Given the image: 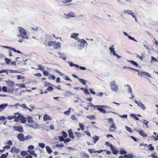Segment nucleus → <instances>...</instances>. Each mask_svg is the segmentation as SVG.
I'll use <instances>...</instances> for the list:
<instances>
[{
  "label": "nucleus",
  "mask_w": 158,
  "mask_h": 158,
  "mask_svg": "<svg viewBox=\"0 0 158 158\" xmlns=\"http://www.w3.org/2000/svg\"><path fill=\"white\" fill-rule=\"evenodd\" d=\"M18 30L20 34L18 35V36L19 37L21 36L23 39H28L29 37L27 34L26 30L24 28L22 27H18Z\"/></svg>",
  "instance_id": "obj_1"
},
{
  "label": "nucleus",
  "mask_w": 158,
  "mask_h": 158,
  "mask_svg": "<svg viewBox=\"0 0 158 158\" xmlns=\"http://www.w3.org/2000/svg\"><path fill=\"white\" fill-rule=\"evenodd\" d=\"M110 86L111 90L116 92L118 89V85H117L115 81L114 80L112 81L110 83Z\"/></svg>",
  "instance_id": "obj_2"
},
{
  "label": "nucleus",
  "mask_w": 158,
  "mask_h": 158,
  "mask_svg": "<svg viewBox=\"0 0 158 158\" xmlns=\"http://www.w3.org/2000/svg\"><path fill=\"white\" fill-rule=\"evenodd\" d=\"M77 41L79 43L78 45V49L79 50H81L84 48L85 43L87 44L86 41L84 39H79Z\"/></svg>",
  "instance_id": "obj_3"
},
{
  "label": "nucleus",
  "mask_w": 158,
  "mask_h": 158,
  "mask_svg": "<svg viewBox=\"0 0 158 158\" xmlns=\"http://www.w3.org/2000/svg\"><path fill=\"white\" fill-rule=\"evenodd\" d=\"M108 121L109 123H112L111 126L110 127V131L114 132L116 129V127H115V125L113 121V119L111 118H108Z\"/></svg>",
  "instance_id": "obj_4"
},
{
  "label": "nucleus",
  "mask_w": 158,
  "mask_h": 158,
  "mask_svg": "<svg viewBox=\"0 0 158 158\" xmlns=\"http://www.w3.org/2000/svg\"><path fill=\"white\" fill-rule=\"evenodd\" d=\"M135 102L138 106L143 110H144L146 109V107L140 101H138L135 100Z\"/></svg>",
  "instance_id": "obj_5"
},
{
  "label": "nucleus",
  "mask_w": 158,
  "mask_h": 158,
  "mask_svg": "<svg viewBox=\"0 0 158 158\" xmlns=\"http://www.w3.org/2000/svg\"><path fill=\"white\" fill-rule=\"evenodd\" d=\"M138 74L141 76L142 77H143L144 76L143 75H144L146 76L149 77H152L151 76L149 73L143 71L138 72Z\"/></svg>",
  "instance_id": "obj_6"
},
{
  "label": "nucleus",
  "mask_w": 158,
  "mask_h": 158,
  "mask_svg": "<svg viewBox=\"0 0 158 158\" xmlns=\"http://www.w3.org/2000/svg\"><path fill=\"white\" fill-rule=\"evenodd\" d=\"M123 12L124 14H128L129 15H131L133 18H135V16L134 15V13L132 10H124L123 11Z\"/></svg>",
  "instance_id": "obj_7"
},
{
  "label": "nucleus",
  "mask_w": 158,
  "mask_h": 158,
  "mask_svg": "<svg viewBox=\"0 0 158 158\" xmlns=\"http://www.w3.org/2000/svg\"><path fill=\"white\" fill-rule=\"evenodd\" d=\"M103 107L101 106V105H96L95 108L100 112L104 114L106 113V110L103 109Z\"/></svg>",
  "instance_id": "obj_8"
},
{
  "label": "nucleus",
  "mask_w": 158,
  "mask_h": 158,
  "mask_svg": "<svg viewBox=\"0 0 158 158\" xmlns=\"http://www.w3.org/2000/svg\"><path fill=\"white\" fill-rule=\"evenodd\" d=\"M64 15L65 16H66V17H65V18L67 19L75 17V14L73 12H72L68 13L67 14H64Z\"/></svg>",
  "instance_id": "obj_9"
},
{
  "label": "nucleus",
  "mask_w": 158,
  "mask_h": 158,
  "mask_svg": "<svg viewBox=\"0 0 158 158\" xmlns=\"http://www.w3.org/2000/svg\"><path fill=\"white\" fill-rule=\"evenodd\" d=\"M13 128L15 131L21 132H23V128L22 126H14Z\"/></svg>",
  "instance_id": "obj_10"
},
{
  "label": "nucleus",
  "mask_w": 158,
  "mask_h": 158,
  "mask_svg": "<svg viewBox=\"0 0 158 158\" xmlns=\"http://www.w3.org/2000/svg\"><path fill=\"white\" fill-rule=\"evenodd\" d=\"M64 96L66 97H69L70 95H75V94H73L69 91H66L64 93Z\"/></svg>",
  "instance_id": "obj_11"
},
{
  "label": "nucleus",
  "mask_w": 158,
  "mask_h": 158,
  "mask_svg": "<svg viewBox=\"0 0 158 158\" xmlns=\"http://www.w3.org/2000/svg\"><path fill=\"white\" fill-rule=\"evenodd\" d=\"M78 34L75 33H73L71 34L70 37L72 38L73 39L75 40H78L79 38L78 37Z\"/></svg>",
  "instance_id": "obj_12"
},
{
  "label": "nucleus",
  "mask_w": 158,
  "mask_h": 158,
  "mask_svg": "<svg viewBox=\"0 0 158 158\" xmlns=\"http://www.w3.org/2000/svg\"><path fill=\"white\" fill-rule=\"evenodd\" d=\"M6 82L7 85L11 87H12L15 86L14 82L10 80H8Z\"/></svg>",
  "instance_id": "obj_13"
},
{
  "label": "nucleus",
  "mask_w": 158,
  "mask_h": 158,
  "mask_svg": "<svg viewBox=\"0 0 158 158\" xmlns=\"http://www.w3.org/2000/svg\"><path fill=\"white\" fill-rule=\"evenodd\" d=\"M19 105L20 106L24 108H27V107L26 106V104H19L18 103H16L14 105H9V107L10 106H17Z\"/></svg>",
  "instance_id": "obj_14"
},
{
  "label": "nucleus",
  "mask_w": 158,
  "mask_h": 158,
  "mask_svg": "<svg viewBox=\"0 0 158 158\" xmlns=\"http://www.w3.org/2000/svg\"><path fill=\"white\" fill-rule=\"evenodd\" d=\"M110 148L113 154L117 155L118 153V152L114 147L113 145H110Z\"/></svg>",
  "instance_id": "obj_15"
},
{
  "label": "nucleus",
  "mask_w": 158,
  "mask_h": 158,
  "mask_svg": "<svg viewBox=\"0 0 158 158\" xmlns=\"http://www.w3.org/2000/svg\"><path fill=\"white\" fill-rule=\"evenodd\" d=\"M8 106L7 103L2 104L0 105V111L3 110Z\"/></svg>",
  "instance_id": "obj_16"
},
{
  "label": "nucleus",
  "mask_w": 158,
  "mask_h": 158,
  "mask_svg": "<svg viewBox=\"0 0 158 158\" xmlns=\"http://www.w3.org/2000/svg\"><path fill=\"white\" fill-rule=\"evenodd\" d=\"M10 151L11 152L14 151L16 153H18L19 152L20 150L16 147H13L11 148Z\"/></svg>",
  "instance_id": "obj_17"
},
{
  "label": "nucleus",
  "mask_w": 158,
  "mask_h": 158,
  "mask_svg": "<svg viewBox=\"0 0 158 158\" xmlns=\"http://www.w3.org/2000/svg\"><path fill=\"white\" fill-rule=\"evenodd\" d=\"M68 133L69 137L71 138H74V136L73 135V132L71 129H70L68 131Z\"/></svg>",
  "instance_id": "obj_18"
},
{
  "label": "nucleus",
  "mask_w": 158,
  "mask_h": 158,
  "mask_svg": "<svg viewBox=\"0 0 158 158\" xmlns=\"http://www.w3.org/2000/svg\"><path fill=\"white\" fill-rule=\"evenodd\" d=\"M61 44L60 42H57L56 43H54L53 48L56 49L59 48L61 46Z\"/></svg>",
  "instance_id": "obj_19"
},
{
  "label": "nucleus",
  "mask_w": 158,
  "mask_h": 158,
  "mask_svg": "<svg viewBox=\"0 0 158 158\" xmlns=\"http://www.w3.org/2000/svg\"><path fill=\"white\" fill-rule=\"evenodd\" d=\"M44 120L45 121H47L48 120H51V117L50 116L45 114L43 117Z\"/></svg>",
  "instance_id": "obj_20"
},
{
  "label": "nucleus",
  "mask_w": 158,
  "mask_h": 158,
  "mask_svg": "<svg viewBox=\"0 0 158 158\" xmlns=\"http://www.w3.org/2000/svg\"><path fill=\"white\" fill-rule=\"evenodd\" d=\"M19 119L21 121L20 123H24L26 122V118L22 115V116L20 117Z\"/></svg>",
  "instance_id": "obj_21"
},
{
  "label": "nucleus",
  "mask_w": 158,
  "mask_h": 158,
  "mask_svg": "<svg viewBox=\"0 0 158 158\" xmlns=\"http://www.w3.org/2000/svg\"><path fill=\"white\" fill-rule=\"evenodd\" d=\"M80 89L83 90L84 91V93L86 94H89V92L88 89L86 88H80Z\"/></svg>",
  "instance_id": "obj_22"
},
{
  "label": "nucleus",
  "mask_w": 158,
  "mask_h": 158,
  "mask_svg": "<svg viewBox=\"0 0 158 158\" xmlns=\"http://www.w3.org/2000/svg\"><path fill=\"white\" fill-rule=\"evenodd\" d=\"M127 62L130 63L132 64L135 65L136 66H138L139 65L138 64L132 60H128Z\"/></svg>",
  "instance_id": "obj_23"
},
{
  "label": "nucleus",
  "mask_w": 158,
  "mask_h": 158,
  "mask_svg": "<svg viewBox=\"0 0 158 158\" xmlns=\"http://www.w3.org/2000/svg\"><path fill=\"white\" fill-rule=\"evenodd\" d=\"M124 158H134L133 156L131 154H128L124 156Z\"/></svg>",
  "instance_id": "obj_24"
},
{
  "label": "nucleus",
  "mask_w": 158,
  "mask_h": 158,
  "mask_svg": "<svg viewBox=\"0 0 158 158\" xmlns=\"http://www.w3.org/2000/svg\"><path fill=\"white\" fill-rule=\"evenodd\" d=\"M46 149L47 151V152L48 154H50L52 152V150L50 147L48 146H46Z\"/></svg>",
  "instance_id": "obj_25"
},
{
  "label": "nucleus",
  "mask_w": 158,
  "mask_h": 158,
  "mask_svg": "<svg viewBox=\"0 0 158 158\" xmlns=\"http://www.w3.org/2000/svg\"><path fill=\"white\" fill-rule=\"evenodd\" d=\"M78 80L80 81L82 84L84 85H86V81L84 79L79 78Z\"/></svg>",
  "instance_id": "obj_26"
},
{
  "label": "nucleus",
  "mask_w": 158,
  "mask_h": 158,
  "mask_svg": "<svg viewBox=\"0 0 158 158\" xmlns=\"http://www.w3.org/2000/svg\"><path fill=\"white\" fill-rule=\"evenodd\" d=\"M60 142L64 141V143H65L69 142L71 139H59Z\"/></svg>",
  "instance_id": "obj_27"
},
{
  "label": "nucleus",
  "mask_w": 158,
  "mask_h": 158,
  "mask_svg": "<svg viewBox=\"0 0 158 158\" xmlns=\"http://www.w3.org/2000/svg\"><path fill=\"white\" fill-rule=\"evenodd\" d=\"M68 63H69V65L71 67H72L74 66L75 68H78L79 67V66L77 64H74L72 62H68Z\"/></svg>",
  "instance_id": "obj_28"
},
{
  "label": "nucleus",
  "mask_w": 158,
  "mask_h": 158,
  "mask_svg": "<svg viewBox=\"0 0 158 158\" xmlns=\"http://www.w3.org/2000/svg\"><path fill=\"white\" fill-rule=\"evenodd\" d=\"M28 152L30 154L34 156L35 157H37V155L36 154L35 152V151H31L28 150Z\"/></svg>",
  "instance_id": "obj_29"
},
{
  "label": "nucleus",
  "mask_w": 158,
  "mask_h": 158,
  "mask_svg": "<svg viewBox=\"0 0 158 158\" xmlns=\"http://www.w3.org/2000/svg\"><path fill=\"white\" fill-rule=\"evenodd\" d=\"M27 122L29 123H33L32 118L31 117L28 116L27 118Z\"/></svg>",
  "instance_id": "obj_30"
},
{
  "label": "nucleus",
  "mask_w": 158,
  "mask_h": 158,
  "mask_svg": "<svg viewBox=\"0 0 158 158\" xmlns=\"http://www.w3.org/2000/svg\"><path fill=\"white\" fill-rule=\"evenodd\" d=\"M130 117H132L134 118L136 120H139V118L137 117L136 116L135 114H131L130 115Z\"/></svg>",
  "instance_id": "obj_31"
},
{
  "label": "nucleus",
  "mask_w": 158,
  "mask_h": 158,
  "mask_svg": "<svg viewBox=\"0 0 158 158\" xmlns=\"http://www.w3.org/2000/svg\"><path fill=\"white\" fill-rule=\"evenodd\" d=\"M14 114H15L14 116H15V118H19L20 117L22 116V114H21L19 113V112L14 113Z\"/></svg>",
  "instance_id": "obj_32"
},
{
  "label": "nucleus",
  "mask_w": 158,
  "mask_h": 158,
  "mask_svg": "<svg viewBox=\"0 0 158 158\" xmlns=\"http://www.w3.org/2000/svg\"><path fill=\"white\" fill-rule=\"evenodd\" d=\"M17 137V138H24V135L21 133H19L18 134Z\"/></svg>",
  "instance_id": "obj_33"
},
{
  "label": "nucleus",
  "mask_w": 158,
  "mask_h": 158,
  "mask_svg": "<svg viewBox=\"0 0 158 158\" xmlns=\"http://www.w3.org/2000/svg\"><path fill=\"white\" fill-rule=\"evenodd\" d=\"M87 118L90 120H94L95 119V116L94 115H88L87 116Z\"/></svg>",
  "instance_id": "obj_34"
},
{
  "label": "nucleus",
  "mask_w": 158,
  "mask_h": 158,
  "mask_svg": "<svg viewBox=\"0 0 158 158\" xmlns=\"http://www.w3.org/2000/svg\"><path fill=\"white\" fill-rule=\"evenodd\" d=\"M127 153V152L123 149H121L120 151V153L121 155H126Z\"/></svg>",
  "instance_id": "obj_35"
},
{
  "label": "nucleus",
  "mask_w": 158,
  "mask_h": 158,
  "mask_svg": "<svg viewBox=\"0 0 158 158\" xmlns=\"http://www.w3.org/2000/svg\"><path fill=\"white\" fill-rule=\"evenodd\" d=\"M61 133L62 136L64 138H67L68 136V134L66 132L64 131H63L61 132Z\"/></svg>",
  "instance_id": "obj_36"
},
{
  "label": "nucleus",
  "mask_w": 158,
  "mask_h": 158,
  "mask_svg": "<svg viewBox=\"0 0 158 158\" xmlns=\"http://www.w3.org/2000/svg\"><path fill=\"white\" fill-rule=\"evenodd\" d=\"M141 122L142 123H143L144 124H145L146 126V127L147 128H148V123H149V122L148 121H147L145 119H143V121H142Z\"/></svg>",
  "instance_id": "obj_37"
},
{
  "label": "nucleus",
  "mask_w": 158,
  "mask_h": 158,
  "mask_svg": "<svg viewBox=\"0 0 158 158\" xmlns=\"http://www.w3.org/2000/svg\"><path fill=\"white\" fill-rule=\"evenodd\" d=\"M45 85H44V86L46 87L47 86H50L52 85V84L49 82H48L47 81H45L44 82Z\"/></svg>",
  "instance_id": "obj_38"
},
{
  "label": "nucleus",
  "mask_w": 158,
  "mask_h": 158,
  "mask_svg": "<svg viewBox=\"0 0 158 158\" xmlns=\"http://www.w3.org/2000/svg\"><path fill=\"white\" fill-rule=\"evenodd\" d=\"M152 59L151 61V63H152L154 62H158V61H157L156 59L154 57L152 56L151 57Z\"/></svg>",
  "instance_id": "obj_39"
},
{
  "label": "nucleus",
  "mask_w": 158,
  "mask_h": 158,
  "mask_svg": "<svg viewBox=\"0 0 158 158\" xmlns=\"http://www.w3.org/2000/svg\"><path fill=\"white\" fill-rule=\"evenodd\" d=\"M4 60L5 61V63L7 64H9L11 61V60L10 59H9L7 58H5Z\"/></svg>",
  "instance_id": "obj_40"
},
{
  "label": "nucleus",
  "mask_w": 158,
  "mask_h": 158,
  "mask_svg": "<svg viewBox=\"0 0 158 158\" xmlns=\"http://www.w3.org/2000/svg\"><path fill=\"white\" fill-rule=\"evenodd\" d=\"M139 133L140 135L143 137H146L147 136V135L144 133L143 131H139Z\"/></svg>",
  "instance_id": "obj_41"
},
{
  "label": "nucleus",
  "mask_w": 158,
  "mask_h": 158,
  "mask_svg": "<svg viewBox=\"0 0 158 158\" xmlns=\"http://www.w3.org/2000/svg\"><path fill=\"white\" fill-rule=\"evenodd\" d=\"M55 43V41H49L48 42V45L49 46H51L54 45V43Z\"/></svg>",
  "instance_id": "obj_42"
},
{
  "label": "nucleus",
  "mask_w": 158,
  "mask_h": 158,
  "mask_svg": "<svg viewBox=\"0 0 158 158\" xmlns=\"http://www.w3.org/2000/svg\"><path fill=\"white\" fill-rule=\"evenodd\" d=\"M79 125L80 128H81V129L82 131H83L84 130V126L83 124L82 123H79Z\"/></svg>",
  "instance_id": "obj_43"
},
{
  "label": "nucleus",
  "mask_w": 158,
  "mask_h": 158,
  "mask_svg": "<svg viewBox=\"0 0 158 158\" xmlns=\"http://www.w3.org/2000/svg\"><path fill=\"white\" fill-rule=\"evenodd\" d=\"M74 134L76 135V136L78 137H81V134L79 132H76L74 133Z\"/></svg>",
  "instance_id": "obj_44"
},
{
  "label": "nucleus",
  "mask_w": 158,
  "mask_h": 158,
  "mask_svg": "<svg viewBox=\"0 0 158 158\" xmlns=\"http://www.w3.org/2000/svg\"><path fill=\"white\" fill-rule=\"evenodd\" d=\"M115 48H114L113 45H112L110 48V53H112V52L114 50Z\"/></svg>",
  "instance_id": "obj_45"
},
{
  "label": "nucleus",
  "mask_w": 158,
  "mask_h": 158,
  "mask_svg": "<svg viewBox=\"0 0 158 158\" xmlns=\"http://www.w3.org/2000/svg\"><path fill=\"white\" fill-rule=\"evenodd\" d=\"M150 156H151L152 158H158V156L156 155V153H153L151 154Z\"/></svg>",
  "instance_id": "obj_46"
},
{
  "label": "nucleus",
  "mask_w": 158,
  "mask_h": 158,
  "mask_svg": "<svg viewBox=\"0 0 158 158\" xmlns=\"http://www.w3.org/2000/svg\"><path fill=\"white\" fill-rule=\"evenodd\" d=\"M72 1V0H62L61 1V2L63 3H69V2H71Z\"/></svg>",
  "instance_id": "obj_47"
},
{
  "label": "nucleus",
  "mask_w": 158,
  "mask_h": 158,
  "mask_svg": "<svg viewBox=\"0 0 158 158\" xmlns=\"http://www.w3.org/2000/svg\"><path fill=\"white\" fill-rule=\"evenodd\" d=\"M39 67V69L41 71H43L44 69V68L41 65H38Z\"/></svg>",
  "instance_id": "obj_48"
},
{
  "label": "nucleus",
  "mask_w": 158,
  "mask_h": 158,
  "mask_svg": "<svg viewBox=\"0 0 158 158\" xmlns=\"http://www.w3.org/2000/svg\"><path fill=\"white\" fill-rule=\"evenodd\" d=\"M56 146L58 148H61L64 146V144L63 143H61L60 144H56Z\"/></svg>",
  "instance_id": "obj_49"
},
{
  "label": "nucleus",
  "mask_w": 158,
  "mask_h": 158,
  "mask_svg": "<svg viewBox=\"0 0 158 158\" xmlns=\"http://www.w3.org/2000/svg\"><path fill=\"white\" fill-rule=\"evenodd\" d=\"M39 146L42 148H43L45 146V144L43 143H39Z\"/></svg>",
  "instance_id": "obj_50"
},
{
  "label": "nucleus",
  "mask_w": 158,
  "mask_h": 158,
  "mask_svg": "<svg viewBox=\"0 0 158 158\" xmlns=\"http://www.w3.org/2000/svg\"><path fill=\"white\" fill-rule=\"evenodd\" d=\"M118 116L119 117H120L121 118H126L127 117V114H125L124 115H121L118 114Z\"/></svg>",
  "instance_id": "obj_51"
},
{
  "label": "nucleus",
  "mask_w": 158,
  "mask_h": 158,
  "mask_svg": "<svg viewBox=\"0 0 158 158\" xmlns=\"http://www.w3.org/2000/svg\"><path fill=\"white\" fill-rule=\"evenodd\" d=\"M89 105L87 106L89 107H92L93 108H96V105H93L92 103L91 102L89 103Z\"/></svg>",
  "instance_id": "obj_52"
},
{
  "label": "nucleus",
  "mask_w": 158,
  "mask_h": 158,
  "mask_svg": "<svg viewBox=\"0 0 158 158\" xmlns=\"http://www.w3.org/2000/svg\"><path fill=\"white\" fill-rule=\"evenodd\" d=\"M17 85H19V86L20 87V88H25V85H24V84H17Z\"/></svg>",
  "instance_id": "obj_53"
},
{
  "label": "nucleus",
  "mask_w": 158,
  "mask_h": 158,
  "mask_svg": "<svg viewBox=\"0 0 158 158\" xmlns=\"http://www.w3.org/2000/svg\"><path fill=\"white\" fill-rule=\"evenodd\" d=\"M51 36L49 35H46L45 37V41L46 42H47L49 40H50L51 38H50Z\"/></svg>",
  "instance_id": "obj_54"
},
{
  "label": "nucleus",
  "mask_w": 158,
  "mask_h": 158,
  "mask_svg": "<svg viewBox=\"0 0 158 158\" xmlns=\"http://www.w3.org/2000/svg\"><path fill=\"white\" fill-rule=\"evenodd\" d=\"M126 130L129 132L130 133H131L132 132L131 129L130 128L128 127L127 126H126Z\"/></svg>",
  "instance_id": "obj_55"
},
{
  "label": "nucleus",
  "mask_w": 158,
  "mask_h": 158,
  "mask_svg": "<svg viewBox=\"0 0 158 158\" xmlns=\"http://www.w3.org/2000/svg\"><path fill=\"white\" fill-rule=\"evenodd\" d=\"M2 90L4 92H6L7 91V88L6 86H3L2 88Z\"/></svg>",
  "instance_id": "obj_56"
},
{
  "label": "nucleus",
  "mask_w": 158,
  "mask_h": 158,
  "mask_svg": "<svg viewBox=\"0 0 158 158\" xmlns=\"http://www.w3.org/2000/svg\"><path fill=\"white\" fill-rule=\"evenodd\" d=\"M56 78V77L54 75H51L50 76H49L48 77V79H52V80H54Z\"/></svg>",
  "instance_id": "obj_57"
},
{
  "label": "nucleus",
  "mask_w": 158,
  "mask_h": 158,
  "mask_svg": "<svg viewBox=\"0 0 158 158\" xmlns=\"http://www.w3.org/2000/svg\"><path fill=\"white\" fill-rule=\"evenodd\" d=\"M15 116H14V115L11 116H9L7 118L8 120H10L12 119L13 118H15Z\"/></svg>",
  "instance_id": "obj_58"
},
{
  "label": "nucleus",
  "mask_w": 158,
  "mask_h": 158,
  "mask_svg": "<svg viewBox=\"0 0 158 158\" xmlns=\"http://www.w3.org/2000/svg\"><path fill=\"white\" fill-rule=\"evenodd\" d=\"M5 119V118L4 116H1L0 117V124L2 123V122L1 121L2 120L4 121Z\"/></svg>",
  "instance_id": "obj_59"
},
{
  "label": "nucleus",
  "mask_w": 158,
  "mask_h": 158,
  "mask_svg": "<svg viewBox=\"0 0 158 158\" xmlns=\"http://www.w3.org/2000/svg\"><path fill=\"white\" fill-rule=\"evenodd\" d=\"M152 144L149 145V146H150L148 149L151 151H153L154 150V147L153 146H152Z\"/></svg>",
  "instance_id": "obj_60"
},
{
  "label": "nucleus",
  "mask_w": 158,
  "mask_h": 158,
  "mask_svg": "<svg viewBox=\"0 0 158 158\" xmlns=\"http://www.w3.org/2000/svg\"><path fill=\"white\" fill-rule=\"evenodd\" d=\"M53 89L52 87L51 86H48L47 90L49 91H51Z\"/></svg>",
  "instance_id": "obj_61"
},
{
  "label": "nucleus",
  "mask_w": 158,
  "mask_h": 158,
  "mask_svg": "<svg viewBox=\"0 0 158 158\" xmlns=\"http://www.w3.org/2000/svg\"><path fill=\"white\" fill-rule=\"evenodd\" d=\"M43 74L45 76H48V73L46 71H44L43 72Z\"/></svg>",
  "instance_id": "obj_62"
},
{
  "label": "nucleus",
  "mask_w": 158,
  "mask_h": 158,
  "mask_svg": "<svg viewBox=\"0 0 158 158\" xmlns=\"http://www.w3.org/2000/svg\"><path fill=\"white\" fill-rule=\"evenodd\" d=\"M34 148V146L33 145H30L28 147V149L29 150H33Z\"/></svg>",
  "instance_id": "obj_63"
},
{
  "label": "nucleus",
  "mask_w": 158,
  "mask_h": 158,
  "mask_svg": "<svg viewBox=\"0 0 158 158\" xmlns=\"http://www.w3.org/2000/svg\"><path fill=\"white\" fill-rule=\"evenodd\" d=\"M71 118L73 120H77V118L74 115H73L71 116Z\"/></svg>",
  "instance_id": "obj_64"
}]
</instances>
